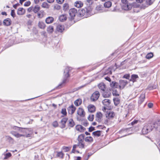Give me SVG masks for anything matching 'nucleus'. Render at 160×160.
Listing matches in <instances>:
<instances>
[{
	"instance_id": "f257e3e1",
	"label": "nucleus",
	"mask_w": 160,
	"mask_h": 160,
	"mask_svg": "<svg viewBox=\"0 0 160 160\" xmlns=\"http://www.w3.org/2000/svg\"><path fill=\"white\" fill-rule=\"evenodd\" d=\"M91 11V8L89 7L82 9L78 11L79 16L81 17H83L84 18H87L92 15Z\"/></svg>"
},
{
	"instance_id": "f03ea898",
	"label": "nucleus",
	"mask_w": 160,
	"mask_h": 160,
	"mask_svg": "<svg viewBox=\"0 0 160 160\" xmlns=\"http://www.w3.org/2000/svg\"><path fill=\"white\" fill-rule=\"evenodd\" d=\"M71 69V68L67 67L64 70V78L62 82L58 85V88H61L63 85L68 82V80L67 78L70 76L69 73Z\"/></svg>"
},
{
	"instance_id": "7ed1b4c3",
	"label": "nucleus",
	"mask_w": 160,
	"mask_h": 160,
	"mask_svg": "<svg viewBox=\"0 0 160 160\" xmlns=\"http://www.w3.org/2000/svg\"><path fill=\"white\" fill-rule=\"evenodd\" d=\"M85 137V135L84 134H82L79 135L78 138V147L81 149L85 148L86 146L84 142Z\"/></svg>"
},
{
	"instance_id": "20e7f679",
	"label": "nucleus",
	"mask_w": 160,
	"mask_h": 160,
	"mask_svg": "<svg viewBox=\"0 0 160 160\" xmlns=\"http://www.w3.org/2000/svg\"><path fill=\"white\" fill-rule=\"evenodd\" d=\"M122 7L125 10H129L132 8V6L128 3L127 0H122Z\"/></svg>"
},
{
	"instance_id": "39448f33",
	"label": "nucleus",
	"mask_w": 160,
	"mask_h": 160,
	"mask_svg": "<svg viewBox=\"0 0 160 160\" xmlns=\"http://www.w3.org/2000/svg\"><path fill=\"white\" fill-rule=\"evenodd\" d=\"M153 127V129L160 132V118H158L155 121L151 122Z\"/></svg>"
},
{
	"instance_id": "423d86ee",
	"label": "nucleus",
	"mask_w": 160,
	"mask_h": 160,
	"mask_svg": "<svg viewBox=\"0 0 160 160\" xmlns=\"http://www.w3.org/2000/svg\"><path fill=\"white\" fill-rule=\"evenodd\" d=\"M100 96V93L98 91H96L94 92L91 97V100L92 101L97 100Z\"/></svg>"
},
{
	"instance_id": "0eeeda50",
	"label": "nucleus",
	"mask_w": 160,
	"mask_h": 160,
	"mask_svg": "<svg viewBox=\"0 0 160 160\" xmlns=\"http://www.w3.org/2000/svg\"><path fill=\"white\" fill-rule=\"evenodd\" d=\"M77 9L73 8L71 9L69 11V14L70 16V19L71 20L74 19L76 14L77 13Z\"/></svg>"
},
{
	"instance_id": "6e6552de",
	"label": "nucleus",
	"mask_w": 160,
	"mask_h": 160,
	"mask_svg": "<svg viewBox=\"0 0 160 160\" xmlns=\"http://www.w3.org/2000/svg\"><path fill=\"white\" fill-rule=\"evenodd\" d=\"M139 4H137L136 3H133L132 5V7L133 12H139L141 9V6Z\"/></svg>"
},
{
	"instance_id": "1a4fd4ad",
	"label": "nucleus",
	"mask_w": 160,
	"mask_h": 160,
	"mask_svg": "<svg viewBox=\"0 0 160 160\" xmlns=\"http://www.w3.org/2000/svg\"><path fill=\"white\" fill-rule=\"evenodd\" d=\"M32 130L31 128H26V133L23 134L24 135V137L27 138L31 137L32 136Z\"/></svg>"
},
{
	"instance_id": "9d476101",
	"label": "nucleus",
	"mask_w": 160,
	"mask_h": 160,
	"mask_svg": "<svg viewBox=\"0 0 160 160\" xmlns=\"http://www.w3.org/2000/svg\"><path fill=\"white\" fill-rule=\"evenodd\" d=\"M152 3L153 2L151 0H145V3L143 4L140 7L141 8L144 9L149 5H151Z\"/></svg>"
},
{
	"instance_id": "9b49d317",
	"label": "nucleus",
	"mask_w": 160,
	"mask_h": 160,
	"mask_svg": "<svg viewBox=\"0 0 160 160\" xmlns=\"http://www.w3.org/2000/svg\"><path fill=\"white\" fill-rule=\"evenodd\" d=\"M119 88L120 89H121L124 88L127 84L128 82L126 80H120L119 81Z\"/></svg>"
},
{
	"instance_id": "f8f14e48",
	"label": "nucleus",
	"mask_w": 160,
	"mask_h": 160,
	"mask_svg": "<svg viewBox=\"0 0 160 160\" xmlns=\"http://www.w3.org/2000/svg\"><path fill=\"white\" fill-rule=\"evenodd\" d=\"M115 115V114L113 112L109 111L107 112L106 116V118L109 119H112Z\"/></svg>"
},
{
	"instance_id": "ddd939ff",
	"label": "nucleus",
	"mask_w": 160,
	"mask_h": 160,
	"mask_svg": "<svg viewBox=\"0 0 160 160\" xmlns=\"http://www.w3.org/2000/svg\"><path fill=\"white\" fill-rule=\"evenodd\" d=\"M77 113L78 115L81 117H84L85 115V112L83 109L82 108H79L77 110Z\"/></svg>"
},
{
	"instance_id": "4468645a",
	"label": "nucleus",
	"mask_w": 160,
	"mask_h": 160,
	"mask_svg": "<svg viewBox=\"0 0 160 160\" xmlns=\"http://www.w3.org/2000/svg\"><path fill=\"white\" fill-rule=\"evenodd\" d=\"M76 109V108L74 106L73 104H72L68 108V110L69 114H73Z\"/></svg>"
},
{
	"instance_id": "2eb2a0df",
	"label": "nucleus",
	"mask_w": 160,
	"mask_h": 160,
	"mask_svg": "<svg viewBox=\"0 0 160 160\" xmlns=\"http://www.w3.org/2000/svg\"><path fill=\"white\" fill-rule=\"evenodd\" d=\"M102 115L101 112H98L97 113L96 120L98 122H100L102 120Z\"/></svg>"
},
{
	"instance_id": "dca6fc26",
	"label": "nucleus",
	"mask_w": 160,
	"mask_h": 160,
	"mask_svg": "<svg viewBox=\"0 0 160 160\" xmlns=\"http://www.w3.org/2000/svg\"><path fill=\"white\" fill-rule=\"evenodd\" d=\"M150 132L147 128V126L145 124L142 129V132L143 134H146Z\"/></svg>"
},
{
	"instance_id": "f3484780",
	"label": "nucleus",
	"mask_w": 160,
	"mask_h": 160,
	"mask_svg": "<svg viewBox=\"0 0 160 160\" xmlns=\"http://www.w3.org/2000/svg\"><path fill=\"white\" fill-rule=\"evenodd\" d=\"M145 98V95L144 93H142L139 98L138 102L139 104H141L144 101Z\"/></svg>"
},
{
	"instance_id": "a211bd4d",
	"label": "nucleus",
	"mask_w": 160,
	"mask_h": 160,
	"mask_svg": "<svg viewBox=\"0 0 160 160\" xmlns=\"http://www.w3.org/2000/svg\"><path fill=\"white\" fill-rule=\"evenodd\" d=\"M76 129L77 131L81 132H83L85 130V128L80 125L76 126Z\"/></svg>"
},
{
	"instance_id": "6ab92c4d",
	"label": "nucleus",
	"mask_w": 160,
	"mask_h": 160,
	"mask_svg": "<svg viewBox=\"0 0 160 160\" xmlns=\"http://www.w3.org/2000/svg\"><path fill=\"white\" fill-rule=\"evenodd\" d=\"M57 31L60 32H62L64 30V26L63 25L58 24L57 27Z\"/></svg>"
},
{
	"instance_id": "aec40b11",
	"label": "nucleus",
	"mask_w": 160,
	"mask_h": 160,
	"mask_svg": "<svg viewBox=\"0 0 160 160\" xmlns=\"http://www.w3.org/2000/svg\"><path fill=\"white\" fill-rule=\"evenodd\" d=\"M129 130V129L128 128L122 129L119 131V133L123 135V137L126 136L127 135H129L130 134L129 133H127V132H128Z\"/></svg>"
},
{
	"instance_id": "412c9836",
	"label": "nucleus",
	"mask_w": 160,
	"mask_h": 160,
	"mask_svg": "<svg viewBox=\"0 0 160 160\" xmlns=\"http://www.w3.org/2000/svg\"><path fill=\"white\" fill-rule=\"evenodd\" d=\"M102 102L103 105L106 107H108L111 103L110 100L108 99H106L102 101Z\"/></svg>"
},
{
	"instance_id": "4be33fe9",
	"label": "nucleus",
	"mask_w": 160,
	"mask_h": 160,
	"mask_svg": "<svg viewBox=\"0 0 160 160\" xmlns=\"http://www.w3.org/2000/svg\"><path fill=\"white\" fill-rule=\"evenodd\" d=\"M25 10L23 8H19L18 9L17 11V14L18 15H22L24 14L25 12Z\"/></svg>"
},
{
	"instance_id": "5701e85b",
	"label": "nucleus",
	"mask_w": 160,
	"mask_h": 160,
	"mask_svg": "<svg viewBox=\"0 0 160 160\" xmlns=\"http://www.w3.org/2000/svg\"><path fill=\"white\" fill-rule=\"evenodd\" d=\"M110 87L113 89H115L119 88L118 83L115 81H112L110 84Z\"/></svg>"
},
{
	"instance_id": "b1692460",
	"label": "nucleus",
	"mask_w": 160,
	"mask_h": 160,
	"mask_svg": "<svg viewBox=\"0 0 160 160\" xmlns=\"http://www.w3.org/2000/svg\"><path fill=\"white\" fill-rule=\"evenodd\" d=\"M95 107L92 105H89L88 106V109L89 112L92 113L95 111Z\"/></svg>"
},
{
	"instance_id": "393cba45",
	"label": "nucleus",
	"mask_w": 160,
	"mask_h": 160,
	"mask_svg": "<svg viewBox=\"0 0 160 160\" xmlns=\"http://www.w3.org/2000/svg\"><path fill=\"white\" fill-rule=\"evenodd\" d=\"M11 23V21L10 18H7L5 19L3 21V24L4 25L8 26H9Z\"/></svg>"
},
{
	"instance_id": "a878e982",
	"label": "nucleus",
	"mask_w": 160,
	"mask_h": 160,
	"mask_svg": "<svg viewBox=\"0 0 160 160\" xmlns=\"http://www.w3.org/2000/svg\"><path fill=\"white\" fill-rule=\"evenodd\" d=\"M54 21V18L52 17H47L45 20L46 23L47 24H50L52 23Z\"/></svg>"
},
{
	"instance_id": "bb28decb",
	"label": "nucleus",
	"mask_w": 160,
	"mask_h": 160,
	"mask_svg": "<svg viewBox=\"0 0 160 160\" xmlns=\"http://www.w3.org/2000/svg\"><path fill=\"white\" fill-rule=\"evenodd\" d=\"M98 87L102 91H105L106 88L105 85L103 83H101L98 85Z\"/></svg>"
},
{
	"instance_id": "cd10ccee",
	"label": "nucleus",
	"mask_w": 160,
	"mask_h": 160,
	"mask_svg": "<svg viewBox=\"0 0 160 160\" xmlns=\"http://www.w3.org/2000/svg\"><path fill=\"white\" fill-rule=\"evenodd\" d=\"M11 133L17 138H19L21 137H24V136L23 134H20L14 131H12Z\"/></svg>"
},
{
	"instance_id": "c85d7f7f",
	"label": "nucleus",
	"mask_w": 160,
	"mask_h": 160,
	"mask_svg": "<svg viewBox=\"0 0 160 160\" xmlns=\"http://www.w3.org/2000/svg\"><path fill=\"white\" fill-rule=\"evenodd\" d=\"M68 120V118H63L61 121V123L62 124V128H63L65 127L66 123Z\"/></svg>"
},
{
	"instance_id": "c756f323",
	"label": "nucleus",
	"mask_w": 160,
	"mask_h": 160,
	"mask_svg": "<svg viewBox=\"0 0 160 160\" xmlns=\"http://www.w3.org/2000/svg\"><path fill=\"white\" fill-rule=\"evenodd\" d=\"M131 78L130 80L132 81L133 82H134L136 81V79L138 78V76L137 75L133 74L132 75Z\"/></svg>"
},
{
	"instance_id": "7c9ffc66",
	"label": "nucleus",
	"mask_w": 160,
	"mask_h": 160,
	"mask_svg": "<svg viewBox=\"0 0 160 160\" xmlns=\"http://www.w3.org/2000/svg\"><path fill=\"white\" fill-rule=\"evenodd\" d=\"M39 27L42 29H44L46 27V25L44 22H39L38 23Z\"/></svg>"
},
{
	"instance_id": "2f4dec72",
	"label": "nucleus",
	"mask_w": 160,
	"mask_h": 160,
	"mask_svg": "<svg viewBox=\"0 0 160 160\" xmlns=\"http://www.w3.org/2000/svg\"><path fill=\"white\" fill-rule=\"evenodd\" d=\"M82 103V100L81 99H78L74 101V104L75 106H78L80 105Z\"/></svg>"
},
{
	"instance_id": "473e14b6",
	"label": "nucleus",
	"mask_w": 160,
	"mask_h": 160,
	"mask_svg": "<svg viewBox=\"0 0 160 160\" xmlns=\"http://www.w3.org/2000/svg\"><path fill=\"white\" fill-rule=\"evenodd\" d=\"M147 126V128L151 132L153 129V127L151 123H146L145 124Z\"/></svg>"
},
{
	"instance_id": "72a5a7b5",
	"label": "nucleus",
	"mask_w": 160,
	"mask_h": 160,
	"mask_svg": "<svg viewBox=\"0 0 160 160\" xmlns=\"http://www.w3.org/2000/svg\"><path fill=\"white\" fill-rule=\"evenodd\" d=\"M67 17L65 14L62 15L59 17V20L60 21L64 22L66 20Z\"/></svg>"
},
{
	"instance_id": "f704fd0d",
	"label": "nucleus",
	"mask_w": 160,
	"mask_h": 160,
	"mask_svg": "<svg viewBox=\"0 0 160 160\" xmlns=\"http://www.w3.org/2000/svg\"><path fill=\"white\" fill-rule=\"evenodd\" d=\"M75 6L78 8H80L83 6L82 3L81 1H77L75 2Z\"/></svg>"
},
{
	"instance_id": "c9c22d12",
	"label": "nucleus",
	"mask_w": 160,
	"mask_h": 160,
	"mask_svg": "<svg viewBox=\"0 0 160 160\" xmlns=\"http://www.w3.org/2000/svg\"><path fill=\"white\" fill-rule=\"evenodd\" d=\"M111 95V93L109 92H103L102 93V96L104 98H108Z\"/></svg>"
},
{
	"instance_id": "e433bc0d",
	"label": "nucleus",
	"mask_w": 160,
	"mask_h": 160,
	"mask_svg": "<svg viewBox=\"0 0 160 160\" xmlns=\"http://www.w3.org/2000/svg\"><path fill=\"white\" fill-rule=\"evenodd\" d=\"M85 141L86 142H92L93 141V139L91 136L87 137L85 138Z\"/></svg>"
},
{
	"instance_id": "4c0bfd02",
	"label": "nucleus",
	"mask_w": 160,
	"mask_h": 160,
	"mask_svg": "<svg viewBox=\"0 0 160 160\" xmlns=\"http://www.w3.org/2000/svg\"><path fill=\"white\" fill-rule=\"evenodd\" d=\"M69 123L68 126L71 127H73L75 125V123L74 122L73 120L72 119H70L69 121Z\"/></svg>"
},
{
	"instance_id": "58836bf2",
	"label": "nucleus",
	"mask_w": 160,
	"mask_h": 160,
	"mask_svg": "<svg viewBox=\"0 0 160 160\" xmlns=\"http://www.w3.org/2000/svg\"><path fill=\"white\" fill-rule=\"evenodd\" d=\"M40 6L38 5H37L35 6V7L33 8L32 10L34 12L36 13L40 10Z\"/></svg>"
},
{
	"instance_id": "ea45409f",
	"label": "nucleus",
	"mask_w": 160,
	"mask_h": 160,
	"mask_svg": "<svg viewBox=\"0 0 160 160\" xmlns=\"http://www.w3.org/2000/svg\"><path fill=\"white\" fill-rule=\"evenodd\" d=\"M54 31L53 27L52 26H50L48 27L47 29V31L49 33H52Z\"/></svg>"
},
{
	"instance_id": "a19ab883",
	"label": "nucleus",
	"mask_w": 160,
	"mask_h": 160,
	"mask_svg": "<svg viewBox=\"0 0 160 160\" xmlns=\"http://www.w3.org/2000/svg\"><path fill=\"white\" fill-rule=\"evenodd\" d=\"M92 134L95 136L98 137L101 135V131H97L93 132Z\"/></svg>"
},
{
	"instance_id": "79ce46f5",
	"label": "nucleus",
	"mask_w": 160,
	"mask_h": 160,
	"mask_svg": "<svg viewBox=\"0 0 160 160\" xmlns=\"http://www.w3.org/2000/svg\"><path fill=\"white\" fill-rule=\"evenodd\" d=\"M112 5V3L110 1H108L105 2L104 4L105 7L106 8H109Z\"/></svg>"
},
{
	"instance_id": "37998d69",
	"label": "nucleus",
	"mask_w": 160,
	"mask_h": 160,
	"mask_svg": "<svg viewBox=\"0 0 160 160\" xmlns=\"http://www.w3.org/2000/svg\"><path fill=\"white\" fill-rule=\"evenodd\" d=\"M113 101L114 102V105L115 106H117L119 103V99L118 98H116L113 99Z\"/></svg>"
},
{
	"instance_id": "c03bdc74",
	"label": "nucleus",
	"mask_w": 160,
	"mask_h": 160,
	"mask_svg": "<svg viewBox=\"0 0 160 160\" xmlns=\"http://www.w3.org/2000/svg\"><path fill=\"white\" fill-rule=\"evenodd\" d=\"M69 9V5L68 4L65 3L64 4L63 6V9L64 11H66Z\"/></svg>"
},
{
	"instance_id": "a18cd8bd",
	"label": "nucleus",
	"mask_w": 160,
	"mask_h": 160,
	"mask_svg": "<svg viewBox=\"0 0 160 160\" xmlns=\"http://www.w3.org/2000/svg\"><path fill=\"white\" fill-rule=\"evenodd\" d=\"M112 74L111 69L110 68H108L104 72L105 74H109L111 75Z\"/></svg>"
},
{
	"instance_id": "49530a36",
	"label": "nucleus",
	"mask_w": 160,
	"mask_h": 160,
	"mask_svg": "<svg viewBox=\"0 0 160 160\" xmlns=\"http://www.w3.org/2000/svg\"><path fill=\"white\" fill-rule=\"evenodd\" d=\"M153 54L152 52L148 53L146 56V58L147 59H149L152 57Z\"/></svg>"
},
{
	"instance_id": "de8ad7c7",
	"label": "nucleus",
	"mask_w": 160,
	"mask_h": 160,
	"mask_svg": "<svg viewBox=\"0 0 160 160\" xmlns=\"http://www.w3.org/2000/svg\"><path fill=\"white\" fill-rule=\"evenodd\" d=\"M112 93L113 96H118L119 95L118 91L115 89H113Z\"/></svg>"
},
{
	"instance_id": "09e8293b",
	"label": "nucleus",
	"mask_w": 160,
	"mask_h": 160,
	"mask_svg": "<svg viewBox=\"0 0 160 160\" xmlns=\"http://www.w3.org/2000/svg\"><path fill=\"white\" fill-rule=\"evenodd\" d=\"M42 7L46 8H49V6L48 4L45 2H43L42 5Z\"/></svg>"
},
{
	"instance_id": "8fccbe9b",
	"label": "nucleus",
	"mask_w": 160,
	"mask_h": 160,
	"mask_svg": "<svg viewBox=\"0 0 160 160\" xmlns=\"http://www.w3.org/2000/svg\"><path fill=\"white\" fill-rule=\"evenodd\" d=\"M57 156L58 157L62 158L63 157V153L61 152H57Z\"/></svg>"
},
{
	"instance_id": "3c124183",
	"label": "nucleus",
	"mask_w": 160,
	"mask_h": 160,
	"mask_svg": "<svg viewBox=\"0 0 160 160\" xmlns=\"http://www.w3.org/2000/svg\"><path fill=\"white\" fill-rule=\"evenodd\" d=\"M11 156V154L10 152H8L6 153L5 155V157L4 158V159H6L10 157Z\"/></svg>"
},
{
	"instance_id": "603ef678",
	"label": "nucleus",
	"mask_w": 160,
	"mask_h": 160,
	"mask_svg": "<svg viewBox=\"0 0 160 160\" xmlns=\"http://www.w3.org/2000/svg\"><path fill=\"white\" fill-rule=\"evenodd\" d=\"M94 116L93 114L90 115L88 117V120L91 121H92L93 120Z\"/></svg>"
},
{
	"instance_id": "864d4df0",
	"label": "nucleus",
	"mask_w": 160,
	"mask_h": 160,
	"mask_svg": "<svg viewBox=\"0 0 160 160\" xmlns=\"http://www.w3.org/2000/svg\"><path fill=\"white\" fill-rule=\"evenodd\" d=\"M61 8V7L58 4L55 5L54 7V9L57 10H59Z\"/></svg>"
},
{
	"instance_id": "5fc2aeb1",
	"label": "nucleus",
	"mask_w": 160,
	"mask_h": 160,
	"mask_svg": "<svg viewBox=\"0 0 160 160\" xmlns=\"http://www.w3.org/2000/svg\"><path fill=\"white\" fill-rule=\"evenodd\" d=\"M61 113L64 116H66L67 115V112L66 108H62V109Z\"/></svg>"
},
{
	"instance_id": "6e6d98bb",
	"label": "nucleus",
	"mask_w": 160,
	"mask_h": 160,
	"mask_svg": "<svg viewBox=\"0 0 160 160\" xmlns=\"http://www.w3.org/2000/svg\"><path fill=\"white\" fill-rule=\"evenodd\" d=\"M11 15L13 18L15 16V13L14 10H12L11 12Z\"/></svg>"
},
{
	"instance_id": "4d7b16f0",
	"label": "nucleus",
	"mask_w": 160,
	"mask_h": 160,
	"mask_svg": "<svg viewBox=\"0 0 160 160\" xmlns=\"http://www.w3.org/2000/svg\"><path fill=\"white\" fill-rule=\"evenodd\" d=\"M52 125L54 127H57L58 126V123L57 121H55L52 123Z\"/></svg>"
},
{
	"instance_id": "13d9d810",
	"label": "nucleus",
	"mask_w": 160,
	"mask_h": 160,
	"mask_svg": "<svg viewBox=\"0 0 160 160\" xmlns=\"http://www.w3.org/2000/svg\"><path fill=\"white\" fill-rule=\"evenodd\" d=\"M31 4V2L29 1H28L27 2H25L24 4V6L25 7H28V6L30 5Z\"/></svg>"
},
{
	"instance_id": "bf43d9fd",
	"label": "nucleus",
	"mask_w": 160,
	"mask_h": 160,
	"mask_svg": "<svg viewBox=\"0 0 160 160\" xmlns=\"http://www.w3.org/2000/svg\"><path fill=\"white\" fill-rule=\"evenodd\" d=\"M38 15L39 18H42L43 16V12H41L40 13L38 12Z\"/></svg>"
},
{
	"instance_id": "052dcab7",
	"label": "nucleus",
	"mask_w": 160,
	"mask_h": 160,
	"mask_svg": "<svg viewBox=\"0 0 160 160\" xmlns=\"http://www.w3.org/2000/svg\"><path fill=\"white\" fill-rule=\"evenodd\" d=\"M130 77V75L129 74H126L124 75L123 76V78H125L127 79H129Z\"/></svg>"
},
{
	"instance_id": "680f3d73",
	"label": "nucleus",
	"mask_w": 160,
	"mask_h": 160,
	"mask_svg": "<svg viewBox=\"0 0 160 160\" xmlns=\"http://www.w3.org/2000/svg\"><path fill=\"white\" fill-rule=\"evenodd\" d=\"M148 107L149 108H152L153 106V104L152 103H151V102L149 103L148 104Z\"/></svg>"
},
{
	"instance_id": "e2e57ef3",
	"label": "nucleus",
	"mask_w": 160,
	"mask_h": 160,
	"mask_svg": "<svg viewBox=\"0 0 160 160\" xmlns=\"http://www.w3.org/2000/svg\"><path fill=\"white\" fill-rule=\"evenodd\" d=\"M95 130L94 128L92 127H91L89 128V131L91 132Z\"/></svg>"
},
{
	"instance_id": "0e129e2a",
	"label": "nucleus",
	"mask_w": 160,
	"mask_h": 160,
	"mask_svg": "<svg viewBox=\"0 0 160 160\" xmlns=\"http://www.w3.org/2000/svg\"><path fill=\"white\" fill-rule=\"evenodd\" d=\"M14 128H19V129H18L19 131L20 132H22V131H23V128H19V127H16V126Z\"/></svg>"
},
{
	"instance_id": "69168bd1",
	"label": "nucleus",
	"mask_w": 160,
	"mask_h": 160,
	"mask_svg": "<svg viewBox=\"0 0 160 160\" xmlns=\"http://www.w3.org/2000/svg\"><path fill=\"white\" fill-rule=\"evenodd\" d=\"M138 120H134L131 122V124L133 125L137 123H138Z\"/></svg>"
},
{
	"instance_id": "338daca9",
	"label": "nucleus",
	"mask_w": 160,
	"mask_h": 160,
	"mask_svg": "<svg viewBox=\"0 0 160 160\" xmlns=\"http://www.w3.org/2000/svg\"><path fill=\"white\" fill-rule=\"evenodd\" d=\"M57 2L59 4H62V3L64 0H56Z\"/></svg>"
},
{
	"instance_id": "774afa93",
	"label": "nucleus",
	"mask_w": 160,
	"mask_h": 160,
	"mask_svg": "<svg viewBox=\"0 0 160 160\" xmlns=\"http://www.w3.org/2000/svg\"><path fill=\"white\" fill-rule=\"evenodd\" d=\"M78 147V143L77 144H75L73 146V149L72 150H74L77 147Z\"/></svg>"
}]
</instances>
